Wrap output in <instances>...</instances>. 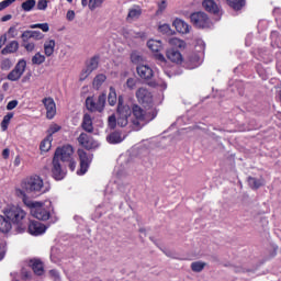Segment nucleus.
I'll use <instances>...</instances> for the list:
<instances>
[{
  "instance_id": "nucleus-1",
  "label": "nucleus",
  "mask_w": 281,
  "mask_h": 281,
  "mask_svg": "<svg viewBox=\"0 0 281 281\" xmlns=\"http://www.w3.org/2000/svg\"><path fill=\"white\" fill-rule=\"evenodd\" d=\"M22 190L24 192V196L27 198L26 194H45V192H49V186L45 184L43 182V178L38 176H32L30 178H26L22 182Z\"/></svg>"
},
{
  "instance_id": "nucleus-2",
  "label": "nucleus",
  "mask_w": 281,
  "mask_h": 281,
  "mask_svg": "<svg viewBox=\"0 0 281 281\" xmlns=\"http://www.w3.org/2000/svg\"><path fill=\"white\" fill-rule=\"evenodd\" d=\"M15 194L22 199L26 207L31 209V214L34 218H37V221H49V216H52V214L43 206V204H41V202H34L27 199L23 190H16Z\"/></svg>"
},
{
  "instance_id": "nucleus-3",
  "label": "nucleus",
  "mask_w": 281,
  "mask_h": 281,
  "mask_svg": "<svg viewBox=\"0 0 281 281\" xmlns=\"http://www.w3.org/2000/svg\"><path fill=\"white\" fill-rule=\"evenodd\" d=\"M4 216L8 218V221L12 222L15 225H19L20 232H25V216H27V213L23 211L20 206H8L4 210Z\"/></svg>"
},
{
  "instance_id": "nucleus-4",
  "label": "nucleus",
  "mask_w": 281,
  "mask_h": 281,
  "mask_svg": "<svg viewBox=\"0 0 281 281\" xmlns=\"http://www.w3.org/2000/svg\"><path fill=\"white\" fill-rule=\"evenodd\" d=\"M117 119L116 123L119 126L124 128V126H128V116L131 115V106L124 105V99L119 97V105H117Z\"/></svg>"
},
{
  "instance_id": "nucleus-5",
  "label": "nucleus",
  "mask_w": 281,
  "mask_h": 281,
  "mask_svg": "<svg viewBox=\"0 0 281 281\" xmlns=\"http://www.w3.org/2000/svg\"><path fill=\"white\" fill-rule=\"evenodd\" d=\"M131 111L135 117L134 120H132L133 130L139 131V128L144 126V122L146 120V111H144V109H142V106L137 104L133 105Z\"/></svg>"
},
{
  "instance_id": "nucleus-6",
  "label": "nucleus",
  "mask_w": 281,
  "mask_h": 281,
  "mask_svg": "<svg viewBox=\"0 0 281 281\" xmlns=\"http://www.w3.org/2000/svg\"><path fill=\"white\" fill-rule=\"evenodd\" d=\"M190 19L191 23H193L195 27H199L201 30L210 27V16H207V13L205 12H194L190 15Z\"/></svg>"
},
{
  "instance_id": "nucleus-7",
  "label": "nucleus",
  "mask_w": 281,
  "mask_h": 281,
  "mask_svg": "<svg viewBox=\"0 0 281 281\" xmlns=\"http://www.w3.org/2000/svg\"><path fill=\"white\" fill-rule=\"evenodd\" d=\"M26 67L27 61H25V59L19 60L14 69L10 71L7 76L8 80H10L11 82H16L18 80H21V77L23 76V74H25Z\"/></svg>"
},
{
  "instance_id": "nucleus-8",
  "label": "nucleus",
  "mask_w": 281,
  "mask_h": 281,
  "mask_svg": "<svg viewBox=\"0 0 281 281\" xmlns=\"http://www.w3.org/2000/svg\"><path fill=\"white\" fill-rule=\"evenodd\" d=\"M77 140L79 146H82V148H86V150H93L100 146V143H98V140L87 133H81Z\"/></svg>"
},
{
  "instance_id": "nucleus-9",
  "label": "nucleus",
  "mask_w": 281,
  "mask_h": 281,
  "mask_svg": "<svg viewBox=\"0 0 281 281\" xmlns=\"http://www.w3.org/2000/svg\"><path fill=\"white\" fill-rule=\"evenodd\" d=\"M54 157L55 159H59L61 161H71V157H74V147L71 145L58 147L55 151Z\"/></svg>"
},
{
  "instance_id": "nucleus-10",
  "label": "nucleus",
  "mask_w": 281,
  "mask_h": 281,
  "mask_svg": "<svg viewBox=\"0 0 281 281\" xmlns=\"http://www.w3.org/2000/svg\"><path fill=\"white\" fill-rule=\"evenodd\" d=\"M77 154L80 160V175H85L89 170V164H91L93 158L83 149H78Z\"/></svg>"
},
{
  "instance_id": "nucleus-11",
  "label": "nucleus",
  "mask_w": 281,
  "mask_h": 281,
  "mask_svg": "<svg viewBox=\"0 0 281 281\" xmlns=\"http://www.w3.org/2000/svg\"><path fill=\"white\" fill-rule=\"evenodd\" d=\"M42 103L46 109L47 120H54V117H56V102L54 101V99H52V97L44 98L42 100Z\"/></svg>"
},
{
  "instance_id": "nucleus-12",
  "label": "nucleus",
  "mask_w": 281,
  "mask_h": 281,
  "mask_svg": "<svg viewBox=\"0 0 281 281\" xmlns=\"http://www.w3.org/2000/svg\"><path fill=\"white\" fill-rule=\"evenodd\" d=\"M136 98L140 104H153V93L146 88H138Z\"/></svg>"
},
{
  "instance_id": "nucleus-13",
  "label": "nucleus",
  "mask_w": 281,
  "mask_h": 281,
  "mask_svg": "<svg viewBox=\"0 0 281 281\" xmlns=\"http://www.w3.org/2000/svg\"><path fill=\"white\" fill-rule=\"evenodd\" d=\"M53 177L56 181H60L65 179V170H63V166L60 165V160L58 158H53V168H52Z\"/></svg>"
},
{
  "instance_id": "nucleus-14",
  "label": "nucleus",
  "mask_w": 281,
  "mask_h": 281,
  "mask_svg": "<svg viewBox=\"0 0 281 281\" xmlns=\"http://www.w3.org/2000/svg\"><path fill=\"white\" fill-rule=\"evenodd\" d=\"M46 229L47 226H45L38 221H31L29 224V232L33 236H41V234H45Z\"/></svg>"
},
{
  "instance_id": "nucleus-15",
  "label": "nucleus",
  "mask_w": 281,
  "mask_h": 281,
  "mask_svg": "<svg viewBox=\"0 0 281 281\" xmlns=\"http://www.w3.org/2000/svg\"><path fill=\"white\" fill-rule=\"evenodd\" d=\"M172 25L179 34H190V30H192V26L181 19H176Z\"/></svg>"
},
{
  "instance_id": "nucleus-16",
  "label": "nucleus",
  "mask_w": 281,
  "mask_h": 281,
  "mask_svg": "<svg viewBox=\"0 0 281 281\" xmlns=\"http://www.w3.org/2000/svg\"><path fill=\"white\" fill-rule=\"evenodd\" d=\"M136 71L143 80H150L153 78V68L146 65H140L136 68Z\"/></svg>"
},
{
  "instance_id": "nucleus-17",
  "label": "nucleus",
  "mask_w": 281,
  "mask_h": 281,
  "mask_svg": "<svg viewBox=\"0 0 281 281\" xmlns=\"http://www.w3.org/2000/svg\"><path fill=\"white\" fill-rule=\"evenodd\" d=\"M81 127L86 131V133H93V117L91 114H85L82 117Z\"/></svg>"
},
{
  "instance_id": "nucleus-18",
  "label": "nucleus",
  "mask_w": 281,
  "mask_h": 281,
  "mask_svg": "<svg viewBox=\"0 0 281 281\" xmlns=\"http://www.w3.org/2000/svg\"><path fill=\"white\" fill-rule=\"evenodd\" d=\"M166 56L168 60H170L171 63H176L177 65H179V63H182L183 60L181 53L172 48L167 50Z\"/></svg>"
},
{
  "instance_id": "nucleus-19",
  "label": "nucleus",
  "mask_w": 281,
  "mask_h": 281,
  "mask_svg": "<svg viewBox=\"0 0 281 281\" xmlns=\"http://www.w3.org/2000/svg\"><path fill=\"white\" fill-rule=\"evenodd\" d=\"M104 3V0H81V5L83 8H89V10H91V12H93V10H98V8H102V4Z\"/></svg>"
},
{
  "instance_id": "nucleus-20",
  "label": "nucleus",
  "mask_w": 281,
  "mask_h": 281,
  "mask_svg": "<svg viewBox=\"0 0 281 281\" xmlns=\"http://www.w3.org/2000/svg\"><path fill=\"white\" fill-rule=\"evenodd\" d=\"M142 16V8L139 7H134L128 10V14L126 16L127 23H133V21H137Z\"/></svg>"
},
{
  "instance_id": "nucleus-21",
  "label": "nucleus",
  "mask_w": 281,
  "mask_h": 281,
  "mask_svg": "<svg viewBox=\"0 0 281 281\" xmlns=\"http://www.w3.org/2000/svg\"><path fill=\"white\" fill-rule=\"evenodd\" d=\"M30 267H32L35 276H43L45 273V269L43 268V262L38 259H32L30 261Z\"/></svg>"
},
{
  "instance_id": "nucleus-22",
  "label": "nucleus",
  "mask_w": 281,
  "mask_h": 281,
  "mask_svg": "<svg viewBox=\"0 0 281 281\" xmlns=\"http://www.w3.org/2000/svg\"><path fill=\"white\" fill-rule=\"evenodd\" d=\"M12 229V222L5 217V215H0V232L2 234H8Z\"/></svg>"
},
{
  "instance_id": "nucleus-23",
  "label": "nucleus",
  "mask_w": 281,
  "mask_h": 281,
  "mask_svg": "<svg viewBox=\"0 0 281 281\" xmlns=\"http://www.w3.org/2000/svg\"><path fill=\"white\" fill-rule=\"evenodd\" d=\"M226 3L235 12H240V10L246 5V0H226Z\"/></svg>"
},
{
  "instance_id": "nucleus-24",
  "label": "nucleus",
  "mask_w": 281,
  "mask_h": 281,
  "mask_svg": "<svg viewBox=\"0 0 281 281\" xmlns=\"http://www.w3.org/2000/svg\"><path fill=\"white\" fill-rule=\"evenodd\" d=\"M54 49H56V41L48 40L44 43V54L49 57L54 55Z\"/></svg>"
},
{
  "instance_id": "nucleus-25",
  "label": "nucleus",
  "mask_w": 281,
  "mask_h": 281,
  "mask_svg": "<svg viewBox=\"0 0 281 281\" xmlns=\"http://www.w3.org/2000/svg\"><path fill=\"white\" fill-rule=\"evenodd\" d=\"M16 52H19V42L12 41L1 50V54L7 55L14 54Z\"/></svg>"
},
{
  "instance_id": "nucleus-26",
  "label": "nucleus",
  "mask_w": 281,
  "mask_h": 281,
  "mask_svg": "<svg viewBox=\"0 0 281 281\" xmlns=\"http://www.w3.org/2000/svg\"><path fill=\"white\" fill-rule=\"evenodd\" d=\"M52 142H54V137L46 136L40 145V150H42V153H49L52 149Z\"/></svg>"
},
{
  "instance_id": "nucleus-27",
  "label": "nucleus",
  "mask_w": 281,
  "mask_h": 281,
  "mask_svg": "<svg viewBox=\"0 0 281 281\" xmlns=\"http://www.w3.org/2000/svg\"><path fill=\"white\" fill-rule=\"evenodd\" d=\"M106 140L109 144H121L124 142V136L120 132H113L106 137Z\"/></svg>"
},
{
  "instance_id": "nucleus-28",
  "label": "nucleus",
  "mask_w": 281,
  "mask_h": 281,
  "mask_svg": "<svg viewBox=\"0 0 281 281\" xmlns=\"http://www.w3.org/2000/svg\"><path fill=\"white\" fill-rule=\"evenodd\" d=\"M104 82H106V75L99 74L94 77V79L92 81V87H93V89H97V91H98L100 89V87H102V85H104Z\"/></svg>"
},
{
  "instance_id": "nucleus-29",
  "label": "nucleus",
  "mask_w": 281,
  "mask_h": 281,
  "mask_svg": "<svg viewBox=\"0 0 281 281\" xmlns=\"http://www.w3.org/2000/svg\"><path fill=\"white\" fill-rule=\"evenodd\" d=\"M212 16L213 21H218L221 16H223V9H221V4L212 2Z\"/></svg>"
},
{
  "instance_id": "nucleus-30",
  "label": "nucleus",
  "mask_w": 281,
  "mask_h": 281,
  "mask_svg": "<svg viewBox=\"0 0 281 281\" xmlns=\"http://www.w3.org/2000/svg\"><path fill=\"white\" fill-rule=\"evenodd\" d=\"M147 47L151 52H161V49H164V45L161 44V41H157V40H149L147 42Z\"/></svg>"
},
{
  "instance_id": "nucleus-31",
  "label": "nucleus",
  "mask_w": 281,
  "mask_h": 281,
  "mask_svg": "<svg viewBox=\"0 0 281 281\" xmlns=\"http://www.w3.org/2000/svg\"><path fill=\"white\" fill-rule=\"evenodd\" d=\"M144 36H146V33L144 32H136L134 30H127L124 32V37L125 38H144Z\"/></svg>"
},
{
  "instance_id": "nucleus-32",
  "label": "nucleus",
  "mask_w": 281,
  "mask_h": 281,
  "mask_svg": "<svg viewBox=\"0 0 281 281\" xmlns=\"http://www.w3.org/2000/svg\"><path fill=\"white\" fill-rule=\"evenodd\" d=\"M169 45H171V47H178L179 49H186V42L177 38V37H171L168 40Z\"/></svg>"
},
{
  "instance_id": "nucleus-33",
  "label": "nucleus",
  "mask_w": 281,
  "mask_h": 281,
  "mask_svg": "<svg viewBox=\"0 0 281 281\" xmlns=\"http://www.w3.org/2000/svg\"><path fill=\"white\" fill-rule=\"evenodd\" d=\"M108 102H109L110 106H115V104H117V92L115 91V89L113 87H110Z\"/></svg>"
},
{
  "instance_id": "nucleus-34",
  "label": "nucleus",
  "mask_w": 281,
  "mask_h": 281,
  "mask_svg": "<svg viewBox=\"0 0 281 281\" xmlns=\"http://www.w3.org/2000/svg\"><path fill=\"white\" fill-rule=\"evenodd\" d=\"M248 184L250 186V188H252V190H258V188H261V186H265V180L260 179H256L252 177L248 178Z\"/></svg>"
},
{
  "instance_id": "nucleus-35",
  "label": "nucleus",
  "mask_w": 281,
  "mask_h": 281,
  "mask_svg": "<svg viewBox=\"0 0 281 281\" xmlns=\"http://www.w3.org/2000/svg\"><path fill=\"white\" fill-rule=\"evenodd\" d=\"M21 8L24 12H32L36 8V0H26L21 4Z\"/></svg>"
},
{
  "instance_id": "nucleus-36",
  "label": "nucleus",
  "mask_w": 281,
  "mask_h": 281,
  "mask_svg": "<svg viewBox=\"0 0 281 281\" xmlns=\"http://www.w3.org/2000/svg\"><path fill=\"white\" fill-rule=\"evenodd\" d=\"M86 106H87L88 111H91L92 113L98 111V103L91 97H88L86 99Z\"/></svg>"
},
{
  "instance_id": "nucleus-37",
  "label": "nucleus",
  "mask_w": 281,
  "mask_h": 281,
  "mask_svg": "<svg viewBox=\"0 0 281 281\" xmlns=\"http://www.w3.org/2000/svg\"><path fill=\"white\" fill-rule=\"evenodd\" d=\"M207 263L203 262V261H195V262H192L191 263V270L194 272V273H201V271L203 269H205Z\"/></svg>"
},
{
  "instance_id": "nucleus-38",
  "label": "nucleus",
  "mask_w": 281,
  "mask_h": 281,
  "mask_svg": "<svg viewBox=\"0 0 281 281\" xmlns=\"http://www.w3.org/2000/svg\"><path fill=\"white\" fill-rule=\"evenodd\" d=\"M95 102L98 106V112L102 113V111H104V105L106 104V94H100Z\"/></svg>"
},
{
  "instance_id": "nucleus-39",
  "label": "nucleus",
  "mask_w": 281,
  "mask_h": 281,
  "mask_svg": "<svg viewBox=\"0 0 281 281\" xmlns=\"http://www.w3.org/2000/svg\"><path fill=\"white\" fill-rule=\"evenodd\" d=\"M13 117H14L13 113H8L7 115H4V117L1 122L2 131H8V126L10 125V120H12Z\"/></svg>"
},
{
  "instance_id": "nucleus-40",
  "label": "nucleus",
  "mask_w": 281,
  "mask_h": 281,
  "mask_svg": "<svg viewBox=\"0 0 281 281\" xmlns=\"http://www.w3.org/2000/svg\"><path fill=\"white\" fill-rule=\"evenodd\" d=\"M43 63H45V55H43L41 53H36L32 57V65H43Z\"/></svg>"
},
{
  "instance_id": "nucleus-41",
  "label": "nucleus",
  "mask_w": 281,
  "mask_h": 281,
  "mask_svg": "<svg viewBox=\"0 0 281 281\" xmlns=\"http://www.w3.org/2000/svg\"><path fill=\"white\" fill-rule=\"evenodd\" d=\"M60 125L53 123L49 125L48 130H47V137H53V135L55 133H58V131H60Z\"/></svg>"
},
{
  "instance_id": "nucleus-42",
  "label": "nucleus",
  "mask_w": 281,
  "mask_h": 281,
  "mask_svg": "<svg viewBox=\"0 0 281 281\" xmlns=\"http://www.w3.org/2000/svg\"><path fill=\"white\" fill-rule=\"evenodd\" d=\"M98 65H99V61H98V57H92L88 64H87V68L92 70V71H95V69H98Z\"/></svg>"
},
{
  "instance_id": "nucleus-43",
  "label": "nucleus",
  "mask_w": 281,
  "mask_h": 281,
  "mask_svg": "<svg viewBox=\"0 0 281 281\" xmlns=\"http://www.w3.org/2000/svg\"><path fill=\"white\" fill-rule=\"evenodd\" d=\"M2 71H8L12 68V61L10 59H3L0 65Z\"/></svg>"
},
{
  "instance_id": "nucleus-44",
  "label": "nucleus",
  "mask_w": 281,
  "mask_h": 281,
  "mask_svg": "<svg viewBox=\"0 0 281 281\" xmlns=\"http://www.w3.org/2000/svg\"><path fill=\"white\" fill-rule=\"evenodd\" d=\"M108 126L109 128H115L117 126V119L115 117V114H112L108 119Z\"/></svg>"
},
{
  "instance_id": "nucleus-45",
  "label": "nucleus",
  "mask_w": 281,
  "mask_h": 281,
  "mask_svg": "<svg viewBox=\"0 0 281 281\" xmlns=\"http://www.w3.org/2000/svg\"><path fill=\"white\" fill-rule=\"evenodd\" d=\"M125 86L127 87V89H130V91H133V89H135V87L137 86V79L135 78H128L126 80Z\"/></svg>"
},
{
  "instance_id": "nucleus-46",
  "label": "nucleus",
  "mask_w": 281,
  "mask_h": 281,
  "mask_svg": "<svg viewBox=\"0 0 281 281\" xmlns=\"http://www.w3.org/2000/svg\"><path fill=\"white\" fill-rule=\"evenodd\" d=\"M91 74H93L92 70H90L88 67H86L81 74H80V77H79V80L82 82L85 81V79L88 77V76H91Z\"/></svg>"
},
{
  "instance_id": "nucleus-47",
  "label": "nucleus",
  "mask_w": 281,
  "mask_h": 281,
  "mask_svg": "<svg viewBox=\"0 0 281 281\" xmlns=\"http://www.w3.org/2000/svg\"><path fill=\"white\" fill-rule=\"evenodd\" d=\"M22 43H30V38H32V31H24L21 35Z\"/></svg>"
},
{
  "instance_id": "nucleus-48",
  "label": "nucleus",
  "mask_w": 281,
  "mask_h": 281,
  "mask_svg": "<svg viewBox=\"0 0 281 281\" xmlns=\"http://www.w3.org/2000/svg\"><path fill=\"white\" fill-rule=\"evenodd\" d=\"M24 49H26V52L32 53L34 52V49H36V44H34V42H26L24 44H22Z\"/></svg>"
},
{
  "instance_id": "nucleus-49",
  "label": "nucleus",
  "mask_w": 281,
  "mask_h": 281,
  "mask_svg": "<svg viewBox=\"0 0 281 281\" xmlns=\"http://www.w3.org/2000/svg\"><path fill=\"white\" fill-rule=\"evenodd\" d=\"M8 35H9V38H16V36H19V31L16 30L15 26H11L8 30Z\"/></svg>"
},
{
  "instance_id": "nucleus-50",
  "label": "nucleus",
  "mask_w": 281,
  "mask_h": 281,
  "mask_svg": "<svg viewBox=\"0 0 281 281\" xmlns=\"http://www.w3.org/2000/svg\"><path fill=\"white\" fill-rule=\"evenodd\" d=\"M14 1H16V0H4V1L0 2V12L2 10H5V8H10V5H12V3H14Z\"/></svg>"
},
{
  "instance_id": "nucleus-51",
  "label": "nucleus",
  "mask_w": 281,
  "mask_h": 281,
  "mask_svg": "<svg viewBox=\"0 0 281 281\" xmlns=\"http://www.w3.org/2000/svg\"><path fill=\"white\" fill-rule=\"evenodd\" d=\"M202 7L206 12H212V0H203Z\"/></svg>"
},
{
  "instance_id": "nucleus-52",
  "label": "nucleus",
  "mask_w": 281,
  "mask_h": 281,
  "mask_svg": "<svg viewBox=\"0 0 281 281\" xmlns=\"http://www.w3.org/2000/svg\"><path fill=\"white\" fill-rule=\"evenodd\" d=\"M31 38H34V41H41L43 38V33H41V31H31Z\"/></svg>"
},
{
  "instance_id": "nucleus-53",
  "label": "nucleus",
  "mask_w": 281,
  "mask_h": 281,
  "mask_svg": "<svg viewBox=\"0 0 281 281\" xmlns=\"http://www.w3.org/2000/svg\"><path fill=\"white\" fill-rule=\"evenodd\" d=\"M166 8H167L166 0H162L161 3L158 4V10L156 11L157 16H159V14H162Z\"/></svg>"
},
{
  "instance_id": "nucleus-54",
  "label": "nucleus",
  "mask_w": 281,
  "mask_h": 281,
  "mask_svg": "<svg viewBox=\"0 0 281 281\" xmlns=\"http://www.w3.org/2000/svg\"><path fill=\"white\" fill-rule=\"evenodd\" d=\"M19 106V101L18 100H12L7 104V111H12Z\"/></svg>"
},
{
  "instance_id": "nucleus-55",
  "label": "nucleus",
  "mask_w": 281,
  "mask_h": 281,
  "mask_svg": "<svg viewBox=\"0 0 281 281\" xmlns=\"http://www.w3.org/2000/svg\"><path fill=\"white\" fill-rule=\"evenodd\" d=\"M159 32H161L162 34H170L171 30H170V25L169 24H162L159 26Z\"/></svg>"
},
{
  "instance_id": "nucleus-56",
  "label": "nucleus",
  "mask_w": 281,
  "mask_h": 281,
  "mask_svg": "<svg viewBox=\"0 0 281 281\" xmlns=\"http://www.w3.org/2000/svg\"><path fill=\"white\" fill-rule=\"evenodd\" d=\"M37 10H47V0H38Z\"/></svg>"
},
{
  "instance_id": "nucleus-57",
  "label": "nucleus",
  "mask_w": 281,
  "mask_h": 281,
  "mask_svg": "<svg viewBox=\"0 0 281 281\" xmlns=\"http://www.w3.org/2000/svg\"><path fill=\"white\" fill-rule=\"evenodd\" d=\"M66 19L68 21H74L76 19V12H74V10H69L66 14Z\"/></svg>"
},
{
  "instance_id": "nucleus-58",
  "label": "nucleus",
  "mask_w": 281,
  "mask_h": 281,
  "mask_svg": "<svg viewBox=\"0 0 281 281\" xmlns=\"http://www.w3.org/2000/svg\"><path fill=\"white\" fill-rule=\"evenodd\" d=\"M156 60H158L161 65H166V57L162 54H156Z\"/></svg>"
},
{
  "instance_id": "nucleus-59",
  "label": "nucleus",
  "mask_w": 281,
  "mask_h": 281,
  "mask_svg": "<svg viewBox=\"0 0 281 281\" xmlns=\"http://www.w3.org/2000/svg\"><path fill=\"white\" fill-rule=\"evenodd\" d=\"M49 274L52 276V278H54L55 281H60V276L58 274V271L50 270Z\"/></svg>"
},
{
  "instance_id": "nucleus-60",
  "label": "nucleus",
  "mask_w": 281,
  "mask_h": 281,
  "mask_svg": "<svg viewBox=\"0 0 281 281\" xmlns=\"http://www.w3.org/2000/svg\"><path fill=\"white\" fill-rule=\"evenodd\" d=\"M40 30H42V32H49V24L47 23L40 24Z\"/></svg>"
},
{
  "instance_id": "nucleus-61",
  "label": "nucleus",
  "mask_w": 281,
  "mask_h": 281,
  "mask_svg": "<svg viewBox=\"0 0 281 281\" xmlns=\"http://www.w3.org/2000/svg\"><path fill=\"white\" fill-rule=\"evenodd\" d=\"M7 42H8V36L7 35H2L0 37V49H1V47H3V45H5Z\"/></svg>"
},
{
  "instance_id": "nucleus-62",
  "label": "nucleus",
  "mask_w": 281,
  "mask_h": 281,
  "mask_svg": "<svg viewBox=\"0 0 281 281\" xmlns=\"http://www.w3.org/2000/svg\"><path fill=\"white\" fill-rule=\"evenodd\" d=\"M69 168L71 171L76 170V161H74V158H71L69 161Z\"/></svg>"
},
{
  "instance_id": "nucleus-63",
  "label": "nucleus",
  "mask_w": 281,
  "mask_h": 281,
  "mask_svg": "<svg viewBox=\"0 0 281 281\" xmlns=\"http://www.w3.org/2000/svg\"><path fill=\"white\" fill-rule=\"evenodd\" d=\"M2 157H3V159H8V157H10V149H8V148L3 149Z\"/></svg>"
},
{
  "instance_id": "nucleus-64",
  "label": "nucleus",
  "mask_w": 281,
  "mask_h": 281,
  "mask_svg": "<svg viewBox=\"0 0 281 281\" xmlns=\"http://www.w3.org/2000/svg\"><path fill=\"white\" fill-rule=\"evenodd\" d=\"M10 19H12V15H11V14H7V15H4V16L1 18V21H2L3 23H5V21H10Z\"/></svg>"
}]
</instances>
